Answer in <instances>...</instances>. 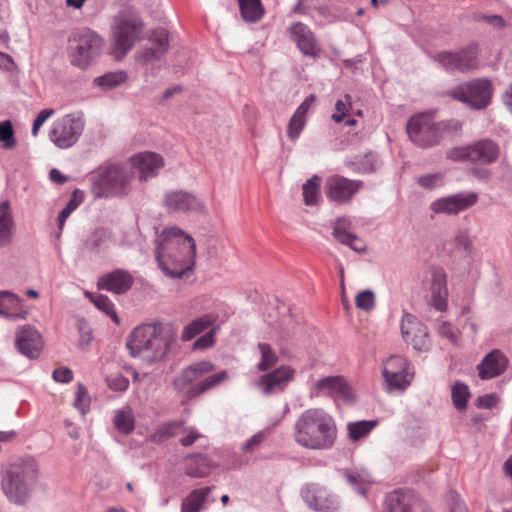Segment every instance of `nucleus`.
<instances>
[{
  "mask_svg": "<svg viewBox=\"0 0 512 512\" xmlns=\"http://www.w3.org/2000/svg\"><path fill=\"white\" fill-rule=\"evenodd\" d=\"M126 78V74L122 71L110 72L96 77L94 79V84L104 89H111L125 82Z\"/></svg>",
  "mask_w": 512,
  "mask_h": 512,
  "instance_id": "nucleus-46",
  "label": "nucleus"
},
{
  "mask_svg": "<svg viewBox=\"0 0 512 512\" xmlns=\"http://www.w3.org/2000/svg\"><path fill=\"white\" fill-rule=\"evenodd\" d=\"M431 293L448 294L446 274L441 269L434 270L432 273Z\"/></svg>",
  "mask_w": 512,
  "mask_h": 512,
  "instance_id": "nucleus-53",
  "label": "nucleus"
},
{
  "mask_svg": "<svg viewBox=\"0 0 512 512\" xmlns=\"http://www.w3.org/2000/svg\"><path fill=\"white\" fill-rule=\"evenodd\" d=\"M215 321L216 317L210 314H205L196 318L195 320H193L191 323L184 327L181 335L182 341H190L198 334L202 333L210 326H212Z\"/></svg>",
  "mask_w": 512,
  "mask_h": 512,
  "instance_id": "nucleus-36",
  "label": "nucleus"
},
{
  "mask_svg": "<svg viewBox=\"0 0 512 512\" xmlns=\"http://www.w3.org/2000/svg\"><path fill=\"white\" fill-rule=\"evenodd\" d=\"M84 127L83 115L67 114L53 122L49 131V138L58 148L68 149L78 142Z\"/></svg>",
  "mask_w": 512,
  "mask_h": 512,
  "instance_id": "nucleus-9",
  "label": "nucleus"
},
{
  "mask_svg": "<svg viewBox=\"0 0 512 512\" xmlns=\"http://www.w3.org/2000/svg\"><path fill=\"white\" fill-rule=\"evenodd\" d=\"M242 19L247 23L260 21L265 14L261 0H238Z\"/></svg>",
  "mask_w": 512,
  "mask_h": 512,
  "instance_id": "nucleus-34",
  "label": "nucleus"
},
{
  "mask_svg": "<svg viewBox=\"0 0 512 512\" xmlns=\"http://www.w3.org/2000/svg\"><path fill=\"white\" fill-rule=\"evenodd\" d=\"M151 47L145 48L142 52V59L145 62L160 59L169 49L168 32L164 28L154 29L149 37Z\"/></svg>",
  "mask_w": 512,
  "mask_h": 512,
  "instance_id": "nucleus-29",
  "label": "nucleus"
},
{
  "mask_svg": "<svg viewBox=\"0 0 512 512\" xmlns=\"http://www.w3.org/2000/svg\"><path fill=\"white\" fill-rule=\"evenodd\" d=\"M213 466L211 459L203 454H190L185 458V474L191 478H203Z\"/></svg>",
  "mask_w": 512,
  "mask_h": 512,
  "instance_id": "nucleus-31",
  "label": "nucleus"
},
{
  "mask_svg": "<svg viewBox=\"0 0 512 512\" xmlns=\"http://www.w3.org/2000/svg\"><path fill=\"white\" fill-rule=\"evenodd\" d=\"M77 330L80 336V344H89L92 339V329L89 323L84 318H80L77 320Z\"/></svg>",
  "mask_w": 512,
  "mask_h": 512,
  "instance_id": "nucleus-57",
  "label": "nucleus"
},
{
  "mask_svg": "<svg viewBox=\"0 0 512 512\" xmlns=\"http://www.w3.org/2000/svg\"><path fill=\"white\" fill-rule=\"evenodd\" d=\"M477 200L478 195L474 192H460L435 199L430 210L434 214L457 215L472 207Z\"/></svg>",
  "mask_w": 512,
  "mask_h": 512,
  "instance_id": "nucleus-18",
  "label": "nucleus"
},
{
  "mask_svg": "<svg viewBox=\"0 0 512 512\" xmlns=\"http://www.w3.org/2000/svg\"><path fill=\"white\" fill-rule=\"evenodd\" d=\"M409 361L399 355H392L383 362L382 374L389 391L405 390L412 380Z\"/></svg>",
  "mask_w": 512,
  "mask_h": 512,
  "instance_id": "nucleus-13",
  "label": "nucleus"
},
{
  "mask_svg": "<svg viewBox=\"0 0 512 512\" xmlns=\"http://www.w3.org/2000/svg\"><path fill=\"white\" fill-rule=\"evenodd\" d=\"M258 349L261 355V360L257 364V369L259 371H267L272 366L277 364L278 356L269 344L259 343Z\"/></svg>",
  "mask_w": 512,
  "mask_h": 512,
  "instance_id": "nucleus-45",
  "label": "nucleus"
},
{
  "mask_svg": "<svg viewBox=\"0 0 512 512\" xmlns=\"http://www.w3.org/2000/svg\"><path fill=\"white\" fill-rule=\"evenodd\" d=\"M404 341L417 351H425L429 347L427 327L414 315L405 312L400 323Z\"/></svg>",
  "mask_w": 512,
  "mask_h": 512,
  "instance_id": "nucleus-17",
  "label": "nucleus"
},
{
  "mask_svg": "<svg viewBox=\"0 0 512 512\" xmlns=\"http://www.w3.org/2000/svg\"><path fill=\"white\" fill-rule=\"evenodd\" d=\"M131 172L123 164L101 166L91 177V192L95 198L121 197L128 193Z\"/></svg>",
  "mask_w": 512,
  "mask_h": 512,
  "instance_id": "nucleus-5",
  "label": "nucleus"
},
{
  "mask_svg": "<svg viewBox=\"0 0 512 512\" xmlns=\"http://www.w3.org/2000/svg\"><path fill=\"white\" fill-rule=\"evenodd\" d=\"M351 108V96L346 94L344 100H338L335 104V113L332 114V120L336 123L343 121Z\"/></svg>",
  "mask_w": 512,
  "mask_h": 512,
  "instance_id": "nucleus-54",
  "label": "nucleus"
},
{
  "mask_svg": "<svg viewBox=\"0 0 512 512\" xmlns=\"http://www.w3.org/2000/svg\"><path fill=\"white\" fill-rule=\"evenodd\" d=\"M115 244L112 230L104 227L92 231L84 242V249L94 255L107 252Z\"/></svg>",
  "mask_w": 512,
  "mask_h": 512,
  "instance_id": "nucleus-28",
  "label": "nucleus"
},
{
  "mask_svg": "<svg viewBox=\"0 0 512 512\" xmlns=\"http://www.w3.org/2000/svg\"><path fill=\"white\" fill-rule=\"evenodd\" d=\"M507 365V357L498 349L492 350L477 366L479 377L483 380L495 378L505 371Z\"/></svg>",
  "mask_w": 512,
  "mask_h": 512,
  "instance_id": "nucleus-25",
  "label": "nucleus"
},
{
  "mask_svg": "<svg viewBox=\"0 0 512 512\" xmlns=\"http://www.w3.org/2000/svg\"><path fill=\"white\" fill-rule=\"evenodd\" d=\"M15 345L18 351L30 358L39 356L43 343L39 332L31 326H23L16 332Z\"/></svg>",
  "mask_w": 512,
  "mask_h": 512,
  "instance_id": "nucleus-22",
  "label": "nucleus"
},
{
  "mask_svg": "<svg viewBox=\"0 0 512 512\" xmlns=\"http://www.w3.org/2000/svg\"><path fill=\"white\" fill-rule=\"evenodd\" d=\"M20 298L8 291L2 292V316L10 319H22L24 315L20 312L21 304Z\"/></svg>",
  "mask_w": 512,
  "mask_h": 512,
  "instance_id": "nucleus-38",
  "label": "nucleus"
},
{
  "mask_svg": "<svg viewBox=\"0 0 512 512\" xmlns=\"http://www.w3.org/2000/svg\"><path fill=\"white\" fill-rule=\"evenodd\" d=\"M470 397L468 385L461 381H456L451 388V398L454 407L458 411H463L467 408V403Z\"/></svg>",
  "mask_w": 512,
  "mask_h": 512,
  "instance_id": "nucleus-43",
  "label": "nucleus"
},
{
  "mask_svg": "<svg viewBox=\"0 0 512 512\" xmlns=\"http://www.w3.org/2000/svg\"><path fill=\"white\" fill-rule=\"evenodd\" d=\"M228 379V374L226 371H221L219 373L213 374L208 376L207 378L203 379L202 381L191 385L187 391L186 395L188 398H193L196 396H199L206 391L218 386L222 382L226 381Z\"/></svg>",
  "mask_w": 512,
  "mask_h": 512,
  "instance_id": "nucleus-33",
  "label": "nucleus"
},
{
  "mask_svg": "<svg viewBox=\"0 0 512 512\" xmlns=\"http://www.w3.org/2000/svg\"><path fill=\"white\" fill-rule=\"evenodd\" d=\"M211 487H204L195 489L183 500L181 505V512H198L203 503L206 501Z\"/></svg>",
  "mask_w": 512,
  "mask_h": 512,
  "instance_id": "nucleus-39",
  "label": "nucleus"
},
{
  "mask_svg": "<svg viewBox=\"0 0 512 512\" xmlns=\"http://www.w3.org/2000/svg\"><path fill=\"white\" fill-rule=\"evenodd\" d=\"M384 512H432L431 508L411 490L398 489L389 493Z\"/></svg>",
  "mask_w": 512,
  "mask_h": 512,
  "instance_id": "nucleus-15",
  "label": "nucleus"
},
{
  "mask_svg": "<svg viewBox=\"0 0 512 512\" xmlns=\"http://www.w3.org/2000/svg\"><path fill=\"white\" fill-rule=\"evenodd\" d=\"M378 422L376 420H361L356 422H349L347 424V430L349 438L352 441H358L366 437Z\"/></svg>",
  "mask_w": 512,
  "mask_h": 512,
  "instance_id": "nucleus-42",
  "label": "nucleus"
},
{
  "mask_svg": "<svg viewBox=\"0 0 512 512\" xmlns=\"http://www.w3.org/2000/svg\"><path fill=\"white\" fill-rule=\"evenodd\" d=\"M266 437V431L257 432L242 445L241 450L243 452H253L265 441Z\"/></svg>",
  "mask_w": 512,
  "mask_h": 512,
  "instance_id": "nucleus-56",
  "label": "nucleus"
},
{
  "mask_svg": "<svg viewBox=\"0 0 512 512\" xmlns=\"http://www.w3.org/2000/svg\"><path fill=\"white\" fill-rule=\"evenodd\" d=\"M320 393H327L331 397L345 401L352 399L351 388L340 376H329L317 381L311 389V394L318 395Z\"/></svg>",
  "mask_w": 512,
  "mask_h": 512,
  "instance_id": "nucleus-23",
  "label": "nucleus"
},
{
  "mask_svg": "<svg viewBox=\"0 0 512 512\" xmlns=\"http://www.w3.org/2000/svg\"><path fill=\"white\" fill-rule=\"evenodd\" d=\"M350 222L345 218H339L333 228V236L341 244L350 247L356 252L365 251L364 242L355 234L349 231Z\"/></svg>",
  "mask_w": 512,
  "mask_h": 512,
  "instance_id": "nucleus-30",
  "label": "nucleus"
},
{
  "mask_svg": "<svg viewBox=\"0 0 512 512\" xmlns=\"http://www.w3.org/2000/svg\"><path fill=\"white\" fill-rule=\"evenodd\" d=\"M112 31L114 50L124 56L140 40L143 32V22L135 15L121 13L115 18Z\"/></svg>",
  "mask_w": 512,
  "mask_h": 512,
  "instance_id": "nucleus-8",
  "label": "nucleus"
},
{
  "mask_svg": "<svg viewBox=\"0 0 512 512\" xmlns=\"http://www.w3.org/2000/svg\"><path fill=\"white\" fill-rule=\"evenodd\" d=\"M79 193H80V191L78 189H76L73 192L72 197L70 198L68 203L60 211V213H59L60 218L67 219L72 214V212H74L77 209V207L81 204L82 196L80 198L77 197Z\"/></svg>",
  "mask_w": 512,
  "mask_h": 512,
  "instance_id": "nucleus-58",
  "label": "nucleus"
},
{
  "mask_svg": "<svg viewBox=\"0 0 512 512\" xmlns=\"http://www.w3.org/2000/svg\"><path fill=\"white\" fill-rule=\"evenodd\" d=\"M91 300L99 310L110 316L113 321L118 322V316L115 311L114 303L109 299L108 296L98 294L92 297Z\"/></svg>",
  "mask_w": 512,
  "mask_h": 512,
  "instance_id": "nucleus-47",
  "label": "nucleus"
},
{
  "mask_svg": "<svg viewBox=\"0 0 512 512\" xmlns=\"http://www.w3.org/2000/svg\"><path fill=\"white\" fill-rule=\"evenodd\" d=\"M133 284V276L123 269H115L102 275L98 280V287L115 294L126 293Z\"/></svg>",
  "mask_w": 512,
  "mask_h": 512,
  "instance_id": "nucleus-24",
  "label": "nucleus"
},
{
  "mask_svg": "<svg viewBox=\"0 0 512 512\" xmlns=\"http://www.w3.org/2000/svg\"><path fill=\"white\" fill-rule=\"evenodd\" d=\"M301 496L314 511L335 512L339 507L337 496L316 483L306 484L301 490Z\"/></svg>",
  "mask_w": 512,
  "mask_h": 512,
  "instance_id": "nucleus-16",
  "label": "nucleus"
},
{
  "mask_svg": "<svg viewBox=\"0 0 512 512\" xmlns=\"http://www.w3.org/2000/svg\"><path fill=\"white\" fill-rule=\"evenodd\" d=\"M306 122V118L294 112V114L289 120L287 127L288 138L291 139L292 141H296L299 138L302 130L304 129Z\"/></svg>",
  "mask_w": 512,
  "mask_h": 512,
  "instance_id": "nucleus-49",
  "label": "nucleus"
},
{
  "mask_svg": "<svg viewBox=\"0 0 512 512\" xmlns=\"http://www.w3.org/2000/svg\"><path fill=\"white\" fill-rule=\"evenodd\" d=\"M355 305L363 311H371L375 308L376 298L372 290H364L359 292L355 297Z\"/></svg>",
  "mask_w": 512,
  "mask_h": 512,
  "instance_id": "nucleus-50",
  "label": "nucleus"
},
{
  "mask_svg": "<svg viewBox=\"0 0 512 512\" xmlns=\"http://www.w3.org/2000/svg\"><path fill=\"white\" fill-rule=\"evenodd\" d=\"M39 475V464L34 457L17 458L2 472V491L10 502L24 505L31 498Z\"/></svg>",
  "mask_w": 512,
  "mask_h": 512,
  "instance_id": "nucleus-4",
  "label": "nucleus"
},
{
  "mask_svg": "<svg viewBox=\"0 0 512 512\" xmlns=\"http://www.w3.org/2000/svg\"><path fill=\"white\" fill-rule=\"evenodd\" d=\"M335 419L322 408L304 410L293 424V439L309 450H328L335 444Z\"/></svg>",
  "mask_w": 512,
  "mask_h": 512,
  "instance_id": "nucleus-2",
  "label": "nucleus"
},
{
  "mask_svg": "<svg viewBox=\"0 0 512 512\" xmlns=\"http://www.w3.org/2000/svg\"><path fill=\"white\" fill-rule=\"evenodd\" d=\"M295 369L288 365H282L275 370L262 375L258 381V387L264 395L282 393L293 381Z\"/></svg>",
  "mask_w": 512,
  "mask_h": 512,
  "instance_id": "nucleus-19",
  "label": "nucleus"
},
{
  "mask_svg": "<svg viewBox=\"0 0 512 512\" xmlns=\"http://www.w3.org/2000/svg\"><path fill=\"white\" fill-rule=\"evenodd\" d=\"M214 370V365L210 361H199L184 368L174 379L173 385L177 391H183L195 380Z\"/></svg>",
  "mask_w": 512,
  "mask_h": 512,
  "instance_id": "nucleus-27",
  "label": "nucleus"
},
{
  "mask_svg": "<svg viewBox=\"0 0 512 512\" xmlns=\"http://www.w3.org/2000/svg\"><path fill=\"white\" fill-rule=\"evenodd\" d=\"M453 242L455 244L456 249L459 251L468 252L471 250L472 243L466 231H457V233L453 237Z\"/></svg>",
  "mask_w": 512,
  "mask_h": 512,
  "instance_id": "nucleus-59",
  "label": "nucleus"
},
{
  "mask_svg": "<svg viewBox=\"0 0 512 512\" xmlns=\"http://www.w3.org/2000/svg\"><path fill=\"white\" fill-rule=\"evenodd\" d=\"M499 402V397L496 394H485L482 396H479L476 401L475 405L478 408H484V409H491Z\"/></svg>",
  "mask_w": 512,
  "mask_h": 512,
  "instance_id": "nucleus-63",
  "label": "nucleus"
},
{
  "mask_svg": "<svg viewBox=\"0 0 512 512\" xmlns=\"http://www.w3.org/2000/svg\"><path fill=\"white\" fill-rule=\"evenodd\" d=\"M499 153L500 148L495 142L483 139L471 145L451 149L448 153V158L453 161L491 164L498 159Z\"/></svg>",
  "mask_w": 512,
  "mask_h": 512,
  "instance_id": "nucleus-12",
  "label": "nucleus"
},
{
  "mask_svg": "<svg viewBox=\"0 0 512 512\" xmlns=\"http://www.w3.org/2000/svg\"><path fill=\"white\" fill-rule=\"evenodd\" d=\"M52 378L59 383H69L73 380V372L67 367L56 368L52 372Z\"/></svg>",
  "mask_w": 512,
  "mask_h": 512,
  "instance_id": "nucleus-64",
  "label": "nucleus"
},
{
  "mask_svg": "<svg viewBox=\"0 0 512 512\" xmlns=\"http://www.w3.org/2000/svg\"><path fill=\"white\" fill-rule=\"evenodd\" d=\"M182 435L183 436L179 439V443L183 447H190L198 439L203 437L195 427H187L186 425L184 426V433Z\"/></svg>",
  "mask_w": 512,
  "mask_h": 512,
  "instance_id": "nucleus-55",
  "label": "nucleus"
},
{
  "mask_svg": "<svg viewBox=\"0 0 512 512\" xmlns=\"http://www.w3.org/2000/svg\"><path fill=\"white\" fill-rule=\"evenodd\" d=\"M214 336H215V329H210L207 333L199 337L194 343H193V349L194 350H204L207 349L214 344Z\"/></svg>",
  "mask_w": 512,
  "mask_h": 512,
  "instance_id": "nucleus-61",
  "label": "nucleus"
},
{
  "mask_svg": "<svg viewBox=\"0 0 512 512\" xmlns=\"http://www.w3.org/2000/svg\"><path fill=\"white\" fill-rule=\"evenodd\" d=\"M346 481L361 495H366L372 484V477L365 469L351 470L344 473Z\"/></svg>",
  "mask_w": 512,
  "mask_h": 512,
  "instance_id": "nucleus-35",
  "label": "nucleus"
},
{
  "mask_svg": "<svg viewBox=\"0 0 512 512\" xmlns=\"http://www.w3.org/2000/svg\"><path fill=\"white\" fill-rule=\"evenodd\" d=\"M133 166L138 170L139 179L146 181L157 175V170L161 168L163 158L153 152L139 153L131 158Z\"/></svg>",
  "mask_w": 512,
  "mask_h": 512,
  "instance_id": "nucleus-26",
  "label": "nucleus"
},
{
  "mask_svg": "<svg viewBox=\"0 0 512 512\" xmlns=\"http://www.w3.org/2000/svg\"><path fill=\"white\" fill-rule=\"evenodd\" d=\"M449 96L471 109L483 110L491 103L493 85L488 79L477 78L452 88Z\"/></svg>",
  "mask_w": 512,
  "mask_h": 512,
  "instance_id": "nucleus-7",
  "label": "nucleus"
},
{
  "mask_svg": "<svg viewBox=\"0 0 512 512\" xmlns=\"http://www.w3.org/2000/svg\"><path fill=\"white\" fill-rule=\"evenodd\" d=\"M349 167L356 173L368 174L375 172L380 167V161L377 154L369 152L351 162Z\"/></svg>",
  "mask_w": 512,
  "mask_h": 512,
  "instance_id": "nucleus-41",
  "label": "nucleus"
},
{
  "mask_svg": "<svg viewBox=\"0 0 512 512\" xmlns=\"http://www.w3.org/2000/svg\"><path fill=\"white\" fill-rule=\"evenodd\" d=\"M155 258L166 277L182 279L195 267V241L182 229L167 227L155 239Z\"/></svg>",
  "mask_w": 512,
  "mask_h": 512,
  "instance_id": "nucleus-1",
  "label": "nucleus"
},
{
  "mask_svg": "<svg viewBox=\"0 0 512 512\" xmlns=\"http://www.w3.org/2000/svg\"><path fill=\"white\" fill-rule=\"evenodd\" d=\"M441 179L442 177L439 173L428 174L418 177L417 183L420 186L431 190L439 185Z\"/></svg>",
  "mask_w": 512,
  "mask_h": 512,
  "instance_id": "nucleus-62",
  "label": "nucleus"
},
{
  "mask_svg": "<svg viewBox=\"0 0 512 512\" xmlns=\"http://www.w3.org/2000/svg\"><path fill=\"white\" fill-rule=\"evenodd\" d=\"M406 130L410 140L423 148L437 145L443 134L442 125L435 123L431 116L424 113L412 116Z\"/></svg>",
  "mask_w": 512,
  "mask_h": 512,
  "instance_id": "nucleus-11",
  "label": "nucleus"
},
{
  "mask_svg": "<svg viewBox=\"0 0 512 512\" xmlns=\"http://www.w3.org/2000/svg\"><path fill=\"white\" fill-rule=\"evenodd\" d=\"M115 429L123 435H129L135 428V419L131 407L125 406L115 411L113 417Z\"/></svg>",
  "mask_w": 512,
  "mask_h": 512,
  "instance_id": "nucleus-37",
  "label": "nucleus"
},
{
  "mask_svg": "<svg viewBox=\"0 0 512 512\" xmlns=\"http://www.w3.org/2000/svg\"><path fill=\"white\" fill-rule=\"evenodd\" d=\"M363 187L364 183L361 180L333 175L326 180V196L333 203L348 204Z\"/></svg>",
  "mask_w": 512,
  "mask_h": 512,
  "instance_id": "nucleus-14",
  "label": "nucleus"
},
{
  "mask_svg": "<svg viewBox=\"0 0 512 512\" xmlns=\"http://www.w3.org/2000/svg\"><path fill=\"white\" fill-rule=\"evenodd\" d=\"M290 38L303 55L317 57L320 47L312 30L302 22H294L288 29Z\"/></svg>",
  "mask_w": 512,
  "mask_h": 512,
  "instance_id": "nucleus-21",
  "label": "nucleus"
},
{
  "mask_svg": "<svg viewBox=\"0 0 512 512\" xmlns=\"http://www.w3.org/2000/svg\"><path fill=\"white\" fill-rule=\"evenodd\" d=\"M177 331L171 324H142L128 336L126 347L132 357L151 364L163 360L175 342Z\"/></svg>",
  "mask_w": 512,
  "mask_h": 512,
  "instance_id": "nucleus-3",
  "label": "nucleus"
},
{
  "mask_svg": "<svg viewBox=\"0 0 512 512\" xmlns=\"http://www.w3.org/2000/svg\"><path fill=\"white\" fill-rule=\"evenodd\" d=\"M478 54L479 46L472 42L457 51L439 52L433 59L449 73H466L479 66Z\"/></svg>",
  "mask_w": 512,
  "mask_h": 512,
  "instance_id": "nucleus-10",
  "label": "nucleus"
},
{
  "mask_svg": "<svg viewBox=\"0 0 512 512\" xmlns=\"http://www.w3.org/2000/svg\"><path fill=\"white\" fill-rule=\"evenodd\" d=\"M320 184L321 178L317 175L312 176L303 184V200L306 205L312 206L317 204L320 196Z\"/></svg>",
  "mask_w": 512,
  "mask_h": 512,
  "instance_id": "nucleus-44",
  "label": "nucleus"
},
{
  "mask_svg": "<svg viewBox=\"0 0 512 512\" xmlns=\"http://www.w3.org/2000/svg\"><path fill=\"white\" fill-rule=\"evenodd\" d=\"M74 406L78 409L81 414H85L89 411L90 408V397L88 395L86 387L79 383L76 390V398L74 401Z\"/></svg>",
  "mask_w": 512,
  "mask_h": 512,
  "instance_id": "nucleus-51",
  "label": "nucleus"
},
{
  "mask_svg": "<svg viewBox=\"0 0 512 512\" xmlns=\"http://www.w3.org/2000/svg\"><path fill=\"white\" fill-rule=\"evenodd\" d=\"M14 221L8 200L0 202V247L10 244L13 234Z\"/></svg>",
  "mask_w": 512,
  "mask_h": 512,
  "instance_id": "nucleus-32",
  "label": "nucleus"
},
{
  "mask_svg": "<svg viewBox=\"0 0 512 512\" xmlns=\"http://www.w3.org/2000/svg\"><path fill=\"white\" fill-rule=\"evenodd\" d=\"M107 386L116 392H124L129 387V379L121 373H113L106 377Z\"/></svg>",
  "mask_w": 512,
  "mask_h": 512,
  "instance_id": "nucleus-52",
  "label": "nucleus"
},
{
  "mask_svg": "<svg viewBox=\"0 0 512 512\" xmlns=\"http://www.w3.org/2000/svg\"><path fill=\"white\" fill-rule=\"evenodd\" d=\"M184 426V421L167 422L157 428L155 433L152 435V440L160 443L170 438L180 436L184 433Z\"/></svg>",
  "mask_w": 512,
  "mask_h": 512,
  "instance_id": "nucleus-40",
  "label": "nucleus"
},
{
  "mask_svg": "<svg viewBox=\"0 0 512 512\" xmlns=\"http://www.w3.org/2000/svg\"><path fill=\"white\" fill-rule=\"evenodd\" d=\"M68 56L71 65L86 70L100 56L103 38L90 28L75 30L68 38Z\"/></svg>",
  "mask_w": 512,
  "mask_h": 512,
  "instance_id": "nucleus-6",
  "label": "nucleus"
},
{
  "mask_svg": "<svg viewBox=\"0 0 512 512\" xmlns=\"http://www.w3.org/2000/svg\"><path fill=\"white\" fill-rule=\"evenodd\" d=\"M0 141L5 149H12L16 145L14 129L10 120L0 122Z\"/></svg>",
  "mask_w": 512,
  "mask_h": 512,
  "instance_id": "nucleus-48",
  "label": "nucleus"
},
{
  "mask_svg": "<svg viewBox=\"0 0 512 512\" xmlns=\"http://www.w3.org/2000/svg\"><path fill=\"white\" fill-rule=\"evenodd\" d=\"M164 206L169 213L204 212L203 203L193 194L174 190L164 194Z\"/></svg>",
  "mask_w": 512,
  "mask_h": 512,
  "instance_id": "nucleus-20",
  "label": "nucleus"
},
{
  "mask_svg": "<svg viewBox=\"0 0 512 512\" xmlns=\"http://www.w3.org/2000/svg\"><path fill=\"white\" fill-rule=\"evenodd\" d=\"M447 503L450 512H468L465 503L460 499L455 491H450L447 495Z\"/></svg>",
  "mask_w": 512,
  "mask_h": 512,
  "instance_id": "nucleus-60",
  "label": "nucleus"
}]
</instances>
